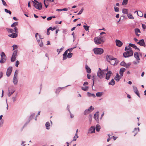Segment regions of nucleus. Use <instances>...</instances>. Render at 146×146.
Segmentation results:
<instances>
[{
  "mask_svg": "<svg viewBox=\"0 0 146 146\" xmlns=\"http://www.w3.org/2000/svg\"><path fill=\"white\" fill-rule=\"evenodd\" d=\"M111 74H112V73L111 71H108L106 74V79L107 80H109L111 76Z\"/></svg>",
  "mask_w": 146,
  "mask_h": 146,
  "instance_id": "f8f14e48",
  "label": "nucleus"
},
{
  "mask_svg": "<svg viewBox=\"0 0 146 146\" xmlns=\"http://www.w3.org/2000/svg\"><path fill=\"white\" fill-rule=\"evenodd\" d=\"M134 56L136 59L138 63L139 62L140 58L139 56V55L137 52H135L134 54Z\"/></svg>",
  "mask_w": 146,
  "mask_h": 146,
  "instance_id": "9d476101",
  "label": "nucleus"
},
{
  "mask_svg": "<svg viewBox=\"0 0 146 146\" xmlns=\"http://www.w3.org/2000/svg\"><path fill=\"white\" fill-rule=\"evenodd\" d=\"M83 27L84 28L85 30L86 31H88L89 30V26H87L84 25L83 26Z\"/></svg>",
  "mask_w": 146,
  "mask_h": 146,
  "instance_id": "e433bc0d",
  "label": "nucleus"
},
{
  "mask_svg": "<svg viewBox=\"0 0 146 146\" xmlns=\"http://www.w3.org/2000/svg\"><path fill=\"white\" fill-rule=\"evenodd\" d=\"M94 109V108L92 106H91L90 108L88 109V110L90 112H92Z\"/></svg>",
  "mask_w": 146,
  "mask_h": 146,
  "instance_id": "473e14b6",
  "label": "nucleus"
},
{
  "mask_svg": "<svg viewBox=\"0 0 146 146\" xmlns=\"http://www.w3.org/2000/svg\"><path fill=\"white\" fill-rule=\"evenodd\" d=\"M116 45L118 47H121L123 44L122 42L120 40H116L115 41Z\"/></svg>",
  "mask_w": 146,
  "mask_h": 146,
  "instance_id": "ddd939ff",
  "label": "nucleus"
},
{
  "mask_svg": "<svg viewBox=\"0 0 146 146\" xmlns=\"http://www.w3.org/2000/svg\"><path fill=\"white\" fill-rule=\"evenodd\" d=\"M87 95L89 97H91L92 96L94 98L96 97V96L94 94H91L89 92H87Z\"/></svg>",
  "mask_w": 146,
  "mask_h": 146,
  "instance_id": "b1692460",
  "label": "nucleus"
},
{
  "mask_svg": "<svg viewBox=\"0 0 146 146\" xmlns=\"http://www.w3.org/2000/svg\"><path fill=\"white\" fill-rule=\"evenodd\" d=\"M139 131V127L137 128H135L134 129L133 131V132H135V134L134 135V136H135V135L137 134L138 132Z\"/></svg>",
  "mask_w": 146,
  "mask_h": 146,
  "instance_id": "aec40b11",
  "label": "nucleus"
},
{
  "mask_svg": "<svg viewBox=\"0 0 146 146\" xmlns=\"http://www.w3.org/2000/svg\"><path fill=\"white\" fill-rule=\"evenodd\" d=\"M127 16L129 19H133L134 17L132 16V15L131 13H128L127 15Z\"/></svg>",
  "mask_w": 146,
  "mask_h": 146,
  "instance_id": "cd10ccee",
  "label": "nucleus"
},
{
  "mask_svg": "<svg viewBox=\"0 0 146 146\" xmlns=\"http://www.w3.org/2000/svg\"><path fill=\"white\" fill-rule=\"evenodd\" d=\"M137 43L141 46H145V44L143 39H141L139 40V41L137 42Z\"/></svg>",
  "mask_w": 146,
  "mask_h": 146,
  "instance_id": "9b49d317",
  "label": "nucleus"
},
{
  "mask_svg": "<svg viewBox=\"0 0 146 146\" xmlns=\"http://www.w3.org/2000/svg\"><path fill=\"white\" fill-rule=\"evenodd\" d=\"M51 28V27H50L49 28L47 29V33L46 34L47 35H50V32L49 30H50V29Z\"/></svg>",
  "mask_w": 146,
  "mask_h": 146,
  "instance_id": "09e8293b",
  "label": "nucleus"
},
{
  "mask_svg": "<svg viewBox=\"0 0 146 146\" xmlns=\"http://www.w3.org/2000/svg\"><path fill=\"white\" fill-rule=\"evenodd\" d=\"M137 15L139 17H142L143 16V14L142 12L140 11H139L138 12H137Z\"/></svg>",
  "mask_w": 146,
  "mask_h": 146,
  "instance_id": "72a5a7b5",
  "label": "nucleus"
},
{
  "mask_svg": "<svg viewBox=\"0 0 146 146\" xmlns=\"http://www.w3.org/2000/svg\"><path fill=\"white\" fill-rule=\"evenodd\" d=\"M6 75L8 77L9 76V67H8L7 69Z\"/></svg>",
  "mask_w": 146,
  "mask_h": 146,
  "instance_id": "49530a36",
  "label": "nucleus"
},
{
  "mask_svg": "<svg viewBox=\"0 0 146 146\" xmlns=\"http://www.w3.org/2000/svg\"><path fill=\"white\" fill-rule=\"evenodd\" d=\"M97 74L98 77L100 79L104 78L105 76L104 70H102L100 68L98 69Z\"/></svg>",
  "mask_w": 146,
  "mask_h": 146,
  "instance_id": "20e7f679",
  "label": "nucleus"
},
{
  "mask_svg": "<svg viewBox=\"0 0 146 146\" xmlns=\"http://www.w3.org/2000/svg\"><path fill=\"white\" fill-rule=\"evenodd\" d=\"M131 65V63H128L127 64L125 63L124 67L126 68H128Z\"/></svg>",
  "mask_w": 146,
  "mask_h": 146,
  "instance_id": "c9c22d12",
  "label": "nucleus"
},
{
  "mask_svg": "<svg viewBox=\"0 0 146 146\" xmlns=\"http://www.w3.org/2000/svg\"><path fill=\"white\" fill-rule=\"evenodd\" d=\"M121 78V77L118 75V74L117 73L116 76L114 78V79L117 81H119Z\"/></svg>",
  "mask_w": 146,
  "mask_h": 146,
  "instance_id": "a211bd4d",
  "label": "nucleus"
},
{
  "mask_svg": "<svg viewBox=\"0 0 146 146\" xmlns=\"http://www.w3.org/2000/svg\"><path fill=\"white\" fill-rule=\"evenodd\" d=\"M1 59L0 60V62L1 63H4L6 62V56L3 52H2L1 54Z\"/></svg>",
  "mask_w": 146,
  "mask_h": 146,
  "instance_id": "6e6552de",
  "label": "nucleus"
},
{
  "mask_svg": "<svg viewBox=\"0 0 146 146\" xmlns=\"http://www.w3.org/2000/svg\"><path fill=\"white\" fill-rule=\"evenodd\" d=\"M129 46L133 47L135 49L137 48V46L135 44L132 43H129Z\"/></svg>",
  "mask_w": 146,
  "mask_h": 146,
  "instance_id": "2f4dec72",
  "label": "nucleus"
},
{
  "mask_svg": "<svg viewBox=\"0 0 146 146\" xmlns=\"http://www.w3.org/2000/svg\"><path fill=\"white\" fill-rule=\"evenodd\" d=\"M39 45L40 47H42L43 46V44L42 40H37Z\"/></svg>",
  "mask_w": 146,
  "mask_h": 146,
  "instance_id": "c85d7f7f",
  "label": "nucleus"
},
{
  "mask_svg": "<svg viewBox=\"0 0 146 146\" xmlns=\"http://www.w3.org/2000/svg\"><path fill=\"white\" fill-rule=\"evenodd\" d=\"M76 47V46H75L74 47L68 49L67 50L68 51H69L70 52H71Z\"/></svg>",
  "mask_w": 146,
  "mask_h": 146,
  "instance_id": "c03bdc74",
  "label": "nucleus"
},
{
  "mask_svg": "<svg viewBox=\"0 0 146 146\" xmlns=\"http://www.w3.org/2000/svg\"><path fill=\"white\" fill-rule=\"evenodd\" d=\"M11 88V91H10V96L13 94L15 90V87L13 88L12 89Z\"/></svg>",
  "mask_w": 146,
  "mask_h": 146,
  "instance_id": "393cba45",
  "label": "nucleus"
},
{
  "mask_svg": "<svg viewBox=\"0 0 146 146\" xmlns=\"http://www.w3.org/2000/svg\"><path fill=\"white\" fill-rule=\"evenodd\" d=\"M63 60H64L66 59L67 58V55L64 54H63Z\"/></svg>",
  "mask_w": 146,
  "mask_h": 146,
  "instance_id": "8fccbe9b",
  "label": "nucleus"
},
{
  "mask_svg": "<svg viewBox=\"0 0 146 146\" xmlns=\"http://www.w3.org/2000/svg\"><path fill=\"white\" fill-rule=\"evenodd\" d=\"M12 47H13V50H14L15 49H17V46L16 45H14L12 46Z\"/></svg>",
  "mask_w": 146,
  "mask_h": 146,
  "instance_id": "bf43d9fd",
  "label": "nucleus"
},
{
  "mask_svg": "<svg viewBox=\"0 0 146 146\" xmlns=\"http://www.w3.org/2000/svg\"><path fill=\"white\" fill-rule=\"evenodd\" d=\"M87 78L88 79H90L91 78V75L89 74H87Z\"/></svg>",
  "mask_w": 146,
  "mask_h": 146,
  "instance_id": "338daca9",
  "label": "nucleus"
},
{
  "mask_svg": "<svg viewBox=\"0 0 146 146\" xmlns=\"http://www.w3.org/2000/svg\"><path fill=\"white\" fill-rule=\"evenodd\" d=\"M18 25V22H15L14 23L12 24L11 25V26L12 27H15V26L17 25Z\"/></svg>",
  "mask_w": 146,
  "mask_h": 146,
  "instance_id": "f704fd0d",
  "label": "nucleus"
},
{
  "mask_svg": "<svg viewBox=\"0 0 146 146\" xmlns=\"http://www.w3.org/2000/svg\"><path fill=\"white\" fill-rule=\"evenodd\" d=\"M115 82L113 79L111 80L109 83L108 84L109 85L113 86L115 84Z\"/></svg>",
  "mask_w": 146,
  "mask_h": 146,
  "instance_id": "412c9836",
  "label": "nucleus"
},
{
  "mask_svg": "<svg viewBox=\"0 0 146 146\" xmlns=\"http://www.w3.org/2000/svg\"><path fill=\"white\" fill-rule=\"evenodd\" d=\"M106 59L107 61L111 64L115 65V60H116V58L112 56L107 55L106 56Z\"/></svg>",
  "mask_w": 146,
  "mask_h": 146,
  "instance_id": "f257e3e1",
  "label": "nucleus"
},
{
  "mask_svg": "<svg viewBox=\"0 0 146 146\" xmlns=\"http://www.w3.org/2000/svg\"><path fill=\"white\" fill-rule=\"evenodd\" d=\"M34 116H35V114L34 113H33L31 115L30 117V119H31L33 117H34Z\"/></svg>",
  "mask_w": 146,
  "mask_h": 146,
  "instance_id": "680f3d73",
  "label": "nucleus"
},
{
  "mask_svg": "<svg viewBox=\"0 0 146 146\" xmlns=\"http://www.w3.org/2000/svg\"><path fill=\"white\" fill-rule=\"evenodd\" d=\"M93 51L95 54L98 55L101 54L104 52L103 49L98 48H94Z\"/></svg>",
  "mask_w": 146,
  "mask_h": 146,
  "instance_id": "39448f33",
  "label": "nucleus"
},
{
  "mask_svg": "<svg viewBox=\"0 0 146 146\" xmlns=\"http://www.w3.org/2000/svg\"><path fill=\"white\" fill-rule=\"evenodd\" d=\"M85 68L87 73H91V70L90 68L86 64L85 65Z\"/></svg>",
  "mask_w": 146,
  "mask_h": 146,
  "instance_id": "f3484780",
  "label": "nucleus"
},
{
  "mask_svg": "<svg viewBox=\"0 0 146 146\" xmlns=\"http://www.w3.org/2000/svg\"><path fill=\"white\" fill-rule=\"evenodd\" d=\"M142 27L144 29H145L146 28V26L144 24H142Z\"/></svg>",
  "mask_w": 146,
  "mask_h": 146,
  "instance_id": "774afa93",
  "label": "nucleus"
},
{
  "mask_svg": "<svg viewBox=\"0 0 146 146\" xmlns=\"http://www.w3.org/2000/svg\"><path fill=\"white\" fill-rule=\"evenodd\" d=\"M61 23H62V21L59 22L57 21H56L55 22V24H61Z\"/></svg>",
  "mask_w": 146,
  "mask_h": 146,
  "instance_id": "e2e57ef3",
  "label": "nucleus"
},
{
  "mask_svg": "<svg viewBox=\"0 0 146 146\" xmlns=\"http://www.w3.org/2000/svg\"><path fill=\"white\" fill-rule=\"evenodd\" d=\"M46 0H44V5H45V6L46 8H47L48 6V5H47L46 3H47V2H46Z\"/></svg>",
  "mask_w": 146,
  "mask_h": 146,
  "instance_id": "3c124183",
  "label": "nucleus"
},
{
  "mask_svg": "<svg viewBox=\"0 0 146 146\" xmlns=\"http://www.w3.org/2000/svg\"><path fill=\"white\" fill-rule=\"evenodd\" d=\"M4 6H7V4L6 2L4 0H1Z\"/></svg>",
  "mask_w": 146,
  "mask_h": 146,
  "instance_id": "603ef678",
  "label": "nucleus"
},
{
  "mask_svg": "<svg viewBox=\"0 0 146 146\" xmlns=\"http://www.w3.org/2000/svg\"><path fill=\"white\" fill-rule=\"evenodd\" d=\"M126 63H125V62H124V61H123L120 64V65L121 66H125V64Z\"/></svg>",
  "mask_w": 146,
  "mask_h": 146,
  "instance_id": "864d4df0",
  "label": "nucleus"
},
{
  "mask_svg": "<svg viewBox=\"0 0 146 146\" xmlns=\"http://www.w3.org/2000/svg\"><path fill=\"white\" fill-rule=\"evenodd\" d=\"M137 95V96L139 98H140V96L139 95V93L138 92V91H135L134 92Z\"/></svg>",
  "mask_w": 146,
  "mask_h": 146,
  "instance_id": "13d9d810",
  "label": "nucleus"
},
{
  "mask_svg": "<svg viewBox=\"0 0 146 146\" xmlns=\"http://www.w3.org/2000/svg\"><path fill=\"white\" fill-rule=\"evenodd\" d=\"M88 86H86L85 87H82V89L84 91H86L88 89Z\"/></svg>",
  "mask_w": 146,
  "mask_h": 146,
  "instance_id": "37998d69",
  "label": "nucleus"
},
{
  "mask_svg": "<svg viewBox=\"0 0 146 146\" xmlns=\"http://www.w3.org/2000/svg\"><path fill=\"white\" fill-rule=\"evenodd\" d=\"M95 128L96 131H99L100 128V126L98 124H97L96 125Z\"/></svg>",
  "mask_w": 146,
  "mask_h": 146,
  "instance_id": "7c9ffc66",
  "label": "nucleus"
},
{
  "mask_svg": "<svg viewBox=\"0 0 146 146\" xmlns=\"http://www.w3.org/2000/svg\"><path fill=\"white\" fill-rule=\"evenodd\" d=\"M90 112L88 111V110L87 109H86L85 110V111H84V115H87L88 114L90 113Z\"/></svg>",
  "mask_w": 146,
  "mask_h": 146,
  "instance_id": "58836bf2",
  "label": "nucleus"
},
{
  "mask_svg": "<svg viewBox=\"0 0 146 146\" xmlns=\"http://www.w3.org/2000/svg\"><path fill=\"white\" fill-rule=\"evenodd\" d=\"M17 50L14 51L11 58V62H14L15 60L17 55Z\"/></svg>",
  "mask_w": 146,
  "mask_h": 146,
  "instance_id": "1a4fd4ad",
  "label": "nucleus"
},
{
  "mask_svg": "<svg viewBox=\"0 0 146 146\" xmlns=\"http://www.w3.org/2000/svg\"><path fill=\"white\" fill-rule=\"evenodd\" d=\"M19 64V62L17 60L16 62L15 66L17 67H18V65Z\"/></svg>",
  "mask_w": 146,
  "mask_h": 146,
  "instance_id": "4d7b16f0",
  "label": "nucleus"
},
{
  "mask_svg": "<svg viewBox=\"0 0 146 146\" xmlns=\"http://www.w3.org/2000/svg\"><path fill=\"white\" fill-rule=\"evenodd\" d=\"M17 33H12L11 35H10V37L15 38H16L17 36Z\"/></svg>",
  "mask_w": 146,
  "mask_h": 146,
  "instance_id": "6ab92c4d",
  "label": "nucleus"
},
{
  "mask_svg": "<svg viewBox=\"0 0 146 146\" xmlns=\"http://www.w3.org/2000/svg\"><path fill=\"white\" fill-rule=\"evenodd\" d=\"M78 129H77L76 130V133L75 134V136H76V137H78V134H77V133H78Z\"/></svg>",
  "mask_w": 146,
  "mask_h": 146,
  "instance_id": "69168bd1",
  "label": "nucleus"
},
{
  "mask_svg": "<svg viewBox=\"0 0 146 146\" xmlns=\"http://www.w3.org/2000/svg\"><path fill=\"white\" fill-rule=\"evenodd\" d=\"M102 37L100 36L99 37H96L94 38L95 43L97 44H99L104 43V41L102 38Z\"/></svg>",
  "mask_w": 146,
  "mask_h": 146,
  "instance_id": "7ed1b4c3",
  "label": "nucleus"
},
{
  "mask_svg": "<svg viewBox=\"0 0 146 146\" xmlns=\"http://www.w3.org/2000/svg\"><path fill=\"white\" fill-rule=\"evenodd\" d=\"M84 10L83 8H82L81 10L77 14V15H79L81 14L83 12Z\"/></svg>",
  "mask_w": 146,
  "mask_h": 146,
  "instance_id": "5fc2aeb1",
  "label": "nucleus"
},
{
  "mask_svg": "<svg viewBox=\"0 0 146 146\" xmlns=\"http://www.w3.org/2000/svg\"><path fill=\"white\" fill-rule=\"evenodd\" d=\"M114 9L115 11L116 12H118L119 11V9L117 7H114Z\"/></svg>",
  "mask_w": 146,
  "mask_h": 146,
  "instance_id": "79ce46f5",
  "label": "nucleus"
},
{
  "mask_svg": "<svg viewBox=\"0 0 146 146\" xmlns=\"http://www.w3.org/2000/svg\"><path fill=\"white\" fill-rule=\"evenodd\" d=\"M135 33L136 35L137 36H139L140 35L139 34H138V33H140V31L139 29H138V28H136V29H135Z\"/></svg>",
  "mask_w": 146,
  "mask_h": 146,
  "instance_id": "4be33fe9",
  "label": "nucleus"
},
{
  "mask_svg": "<svg viewBox=\"0 0 146 146\" xmlns=\"http://www.w3.org/2000/svg\"><path fill=\"white\" fill-rule=\"evenodd\" d=\"M131 46H129L128 47L126 46L125 48V51H127L129 50H132L131 48L130 47Z\"/></svg>",
  "mask_w": 146,
  "mask_h": 146,
  "instance_id": "ea45409f",
  "label": "nucleus"
},
{
  "mask_svg": "<svg viewBox=\"0 0 146 146\" xmlns=\"http://www.w3.org/2000/svg\"><path fill=\"white\" fill-rule=\"evenodd\" d=\"M34 6L36 9L39 10L41 9L42 8V5L40 3L38 2L36 0H34L32 1Z\"/></svg>",
  "mask_w": 146,
  "mask_h": 146,
  "instance_id": "f03ea898",
  "label": "nucleus"
},
{
  "mask_svg": "<svg viewBox=\"0 0 146 146\" xmlns=\"http://www.w3.org/2000/svg\"><path fill=\"white\" fill-rule=\"evenodd\" d=\"M95 132V128L94 127L91 126L89 130V133H94Z\"/></svg>",
  "mask_w": 146,
  "mask_h": 146,
  "instance_id": "2eb2a0df",
  "label": "nucleus"
},
{
  "mask_svg": "<svg viewBox=\"0 0 146 146\" xmlns=\"http://www.w3.org/2000/svg\"><path fill=\"white\" fill-rule=\"evenodd\" d=\"M92 114H90L89 116V120L91 122L92 120Z\"/></svg>",
  "mask_w": 146,
  "mask_h": 146,
  "instance_id": "a18cd8bd",
  "label": "nucleus"
},
{
  "mask_svg": "<svg viewBox=\"0 0 146 146\" xmlns=\"http://www.w3.org/2000/svg\"><path fill=\"white\" fill-rule=\"evenodd\" d=\"M122 13H123L127 15L128 13V10L127 9L125 8L123 9L122 10Z\"/></svg>",
  "mask_w": 146,
  "mask_h": 146,
  "instance_id": "a878e982",
  "label": "nucleus"
},
{
  "mask_svg": "<svg viewBox=\"0 0 146 146\" xmlns=\"http://www.w3.org/2000/svg\"><path fill=\"white\" fill-rule=\"evenodd\" d=\"M128 0H123L122 2V5H126L127 4Z\"/></svg>",
  "mask_w": 146,
  "mask_h": 146,
  "instance_id": "4c0bfd02",
  "label": "nucleus"
},
{
  "mask_svg": "<svg viewBox=\"0 0 146 146\" xmlns=\"http://www.w3.org/2000/svg\"><path fill=\"white\" fill-rule=\"evenodd\" d=\"M45 126L46 128L47 129H50V123L49 122H47L46 123Z\"/></svg>",
  "mask_w": 146,
  "mask_h": 146,
  "instance_id": "5701e85b",
  "label": "nucleus"
},
{
  "mask_svg": "<svg viewBox=\"0 0 146 146\" xmlns=\"http://www.w3.org/2000/svg\"><path fill=\"white\" fill-rule=\"evenodd\" d=\"M133 52L132 50H129L123 53V56L125 58H128L133 56Z\"/></svg>",
  "mask_w": 146,
  "mask_h": 146,
  "instance_id": "423d86ee",
  "label": "nucleus"
},
{
  "mask_svg": "<svg viewBox=\"0 0 146 146\" xmlns=\"http://www.w3.org/2000/svg\"><path fill=\"white\" fill-rule=\"evenodd\" d=\"M133 88L134 92L138 91L136 87L133 86Z\"/></svg>",
  "mask_w": 146,
  "mask_h": 146,
  "instance_id": "6e6d98bb",
  "label": "nucleus"
},
{
  "mask_svg": "<svg viewBox=\"0 0 146 146\" xmlns=\"http://www.w3.org/2000/svg\"><path fill=\"white\" fill-rule=\"evenodd\" d=\"M14 32L16 33H18L17 28L16 27H15L14 28Z\"/></svg>",
  "mask_w": 146,
  "mask_h": 146,
  "instance_id": "de8ad7c7",
  "label": "nucleus"
},
{
  "mask_svg": "<svg viewBox=\"0 0 146 146\" xmlns=\"http://www.w3.org/2000/svg\"><path fill=\"white\" fill-rule=\"evenodd\" d=\"M99 114L98 113V112H96L95 114L94 115V118L96 120L98 123V121H99Z\"/></svg>",
  "mask_w": 146,
  "mask_h": 146,
  "instance_id": "4468645a",
  "label": "nucleus"
},
{
  "mask_svg": "<svg viewBox=\"0 0 146 146\" xmlns=\"http://www.w3.org/2000/svg\"><path fill=\"white\" fill-rule=\"evenodd\" d=\"M125 70V69L124 68H121L120 69L119 71V74L121 76H123V73Z\"/></svg>",
  "mask_w": 146,
  "mask_h": 146,
  "instance_id": "dca6fc26",
  "label": "nucleus"
},
{
  "mask_svg": "<svg viewBox=\"0 0 146 146\" xmlns=\"http://www.w3.org/2000/svg\"><path fill=\"white\" fill-rule=\"evenodd\" d=\"M18 71L17 70H16L15 71L14 77L13 79V82L14 85H17L18 83V80L17 77L18 74Z\"/></svg>",
  "mask_w": 146,
  "mask_h": 146,
  "instance_id": "0eeeda50",
  "label": "nucleus"
},
{
  "mask_svg": "<svg viewBox=\"0 0 146 146\" xmlns=\"http://www.w3.org/2000/svg\"><path fill=\"white\" fill-rule=\"evenodd\" d=\"M103 94V92H98L96 93V96L97 97H101Z\"/></svg>",
  "mask_w": 146,
  "mask_h": 146,
  "instance_id": "bb28decb",
  "label": "nucleus"
},
{
  "mask_svg": "<svg viewBox=\"0 0 146 146\" xmlns=\"http://www.w3.org/2000/svg\"><path fill=\"white\" fill-rule=\"evenodd\" d=\"M119 62V61L118 60H115V65H117Z\"/></svg>",
  "mask_w": 146,
  "mask_h": 146,
  "instance_id": "0e129e2a",
  "label": "nucleus"
},
{
  "mask_svg": "<svg viewBox=\"0 0 146 146\" xmlns=\"http://www.w3.org/2000/svg\"><path fill=\"white\" fill-rule=\"evenodd\" d=\"M64 87L58 88L56 90V93L58 94L60 91L61 90L63 89Z\"/></svg>",
  "mask_w": 146,
  "mask_h": 146,
  "instance_id": "c756f323",
  "label": "nucleus"
},
{
  "mask_svg": "<svg viewBox=\"0 0 146 146\" xmlns=\"http://www.w3.org/2000/svg\"><path fill=\"white\" fill-rule=\"evenodd\" d=\"M63 48L64 47H62L59 49L58 54H59V53L63 50Z\"/></svg>",
  "mask_w": 146,
  "mask_h": 146,
  "instance_id": "052dcab7",
  "label": "nucleus"
},
{
  "mask_svg": "<svg viewBox=\"0 0 146 146\" xmlns=\"http://www.w3.org/2000/svg\"><path fill=\"white\" fill-rule=\"evenodd\" d=\"M72 56V53H69L67 54V57L68 58H71Z\"/></svg>",
  "mask_w": 146,
  "mask_h": 146,
  "instance_id": "a19ab883",
  "label": "nucleus"
}]
</instances>
